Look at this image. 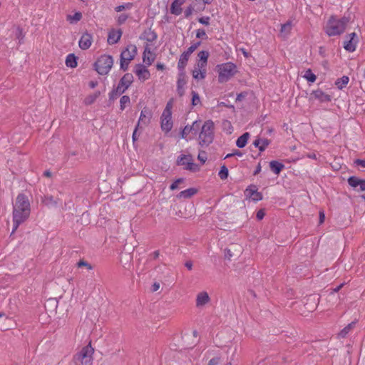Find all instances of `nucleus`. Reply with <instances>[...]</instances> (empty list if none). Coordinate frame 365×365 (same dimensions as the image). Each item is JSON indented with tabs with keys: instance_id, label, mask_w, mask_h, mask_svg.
Returning a JSON list of instances; mask_svg holds the SVG:
<instances>
[{
	"instance_id": "nucleus-1",
	"label": "nucleus",
	"mask_w": 365,
	"mask_h": 365,
	"mask_svg": "<svg viewBox=\"0 0 365 365\" xmlns=\"http://www.w3.org/2000/svg\"><path fill=\"white\" fill-rule=\"evenodd\" d=\"M215 125L212 120H206L201 127L199 133V144L202 147H208L214 140Z\"/></svg>"
},
{
	"instance_id": "nucleus-2",
	"label": "nucleus",
	"mask_w": 365,
	"mask_h": 365,
	"mask_svg": "<svg viewBox=\"0 0 365 365\" xmlns=\"http://www.w3.org/2000/svg\"><path fill=\"white\" fill-rule=\"evenodd\" d=\"M216 68L218 72V81L220 83L228 81L237 72L236 65L232 62L218 64Z\"/></svg>"
},
{
	"instance_id": "nucleus-3",
	"label": "nucleus",
	"mask_w": 365,
	"mask_h": 365,
	"mask_svg": "<svg viewBox=\"0 0 365 365\" xmlns=\"http://www.w3.org/2000/svg\"><path fill=\"white\" fill-rule=\"evenodd\" d=\"M93 351L91 342L83 346L73 357L76 365H92Z\"/></svg>"
},
{
	"instance_id": "nucleus-4",
	"label": "nucleus",
	"mask_w": 365,
	"mask_h": 365,
	"mask_svg": "<svg viewBox=\"0 0 365 365\" xmlns=\"http://www.w3.org/2000/svg\"><path fill=\"white\" fill-rule=\"evenodd\" d=\"M137 55V47L133 44L128 45L120 55V68L123 71L128 69L130 62L133 60Z\"/></svg>"
},
{
	"instance_id": "nucleus-5",
	"label": "nucleus",
	"mask_w": 365,
	"mask_h": 365,
	"mask_svg": "<svg viewBox=\"0 0 365 365\" xmlns=\"http://www.w3.org/2000/svg\"><path fill=\"white\" fill-rule=\"evenodd\" d=\"M113 65V58L110 55H102L94 63V68L100 75L108 73Z\"/></svg>"
},
{
	"instance_id": "nucleus-6",
	"label": "nucleus",
	"mask_w": 365,
	"mask_h": 365,
	"mask_svg": "<svg viewBox=\"0 0 365 365\" xmlns=\"http://www.w3.org/2000/svg\"><path fill=\"white\" fill-rule=\"evenodd\" d=\"M344 31V27L338 21V19L331 16L327 23L325 33L329 36L340 35Z\"/></svg>"
},
{
	"instance_id": "nucleus-7",
	"label": "nucleus",
	"mask_w": 365,
	"mask_h": 365,
	"mask_svg": "<svg viewBox=\"0 0 365 365\" xmlns=\"http://www.w3.org/2000/svg\"><path fill=\"white\" fill-rule=\"evenodd\" d=\"M176 164L178 165H185V169L192 172H197L200 170L197 164L192 162V157L191 155H180L178 157Z\"/></svg>"
},
{
	"instance_id": "nucleus-8",
	"label": "nucleus",
	"mask_w": 365,
	"mask_h": 365,
	"mask_svg": "<svg viewBox=\"0 0 365 365\" xmlns=\"http://www.w3.org/2000/svg\"><path fill=\"white\" fill-rule=\"evenodd\" d=\"M30 213L28 210H18L14 209L13 211V230L11 234H13L19 227V226L24 222L29 216Z\"/></svg>"
},
{
	"instance_id": "nucleus-9",
	"label": "nucleus",
	"mask_w": 365,
	"mask_h": 365,
	"mask_svg": "<svg viewBox=\"0 0 365 365\" xmlns=\"http://www.w3.org/2000/svg\"><path fill=\"white\" fill-rule=\"evenodd\" d=\"M133 81V76L130 73H127L120 79L115 88L123 93L130 87Z\"/></svg>"
},
{
	"instance_id": "nucleus-10",
	"label": "nucleus",
	"mask_w": 365,
	"mask_h": 365,
	"mask_svg": "<svg viewBox=\"0 0 365 365\" xmlns=\"http://www.w3.org/2000/svg\"><path fill=\"white\" fill-rule=\"evenodd\" d=\"M245 195L251 198L254 202H258L262 200L263 195L262 192H258L255 185H249L245 190Z\"/></svg>"
},
{
	"instance_id": "nucleus-11",
	"label": "nucleus",
	"mask_w": 365,
	"mask_h": 365,
	"mask_svg": "<svg viewBox=\"0 0 365 365\" xmlns=\"http://www.w3.org/2000/svg\"><path fill=\"white\" fill-rule=\"evenodd\" d=\"M14 209L18 210H26L30 213V203L28 197L24 194L21 193L18 195Z\"/></svg>"
},
{
	"instance_id": "nucleus-12",
	"label": "nucleus",
	"mask_w": 365,
	"mask_h": 365,
	"mask_svg": "<svg viewBox=\"0 0 365 365\" xmlns=\"http://www.w3.org/2000/svg\"><path fill=\"white\" fill-rule=\"evenodd\" d=\"M348 184L357 192L365 191V180L356 176H350L347 179Z\"/></svg>"
},
{
	"instance_id": "nucleus-13",
	"label": "nucleus",
	"mask_w": 365,
	"mask_h": 365,
	"mask_svg": "<svg viewBox=\"0 0 365 365\" xmlns=\"http://www.w3.org/2000/svg\"><path fill=\"white\" fill-rule=\"evenodd\" d=\"M134 72L140 81H145L150 76L148 69L141 63L136 64Z\"/></svg>"
},
{
	"instance_id": "nucleus-14",
	"label": "nucleus",
	"mask_w": 365,
	"mask_h": 365,
	"mask_svg": "<svg viewBox=\"0 0 365 365\" xmlns=\"http://www.w3.org/2000/svg\"><path fill=\"white\" fill-rule=\"evenodd\" d=\"M311 98L318 100L320 103H327L331 101V96L325 93L321 89H317L311 93Z\"/></svg>"
},
{
	"instance_id": "nucleus-15",
	"label": "nucleus",
	"mask_w": 365,
	"mask_h": 365,
	"mask_svg": "<svg viewBox=\"0 0 365 365\" xmlns=\"http://www.w3.org/2000/svg\"><path fill=\"white\" fill-rule=\"evenodd\" d=\"M160 118L162 130L166 133L170 131L173 128L172 113L167 115L163 113Z\"/></svg>"
},
{
	"instance_id": "nucleus-16",
	"label": "nucleus",
	"mask_w": 365,
	"mask_h": 365,
	"mask_svg": "<svg viewBox=\"0 0 365 365\" xmlns=\"http://www.w3.org/2000/svg\"><path fill=\"white\" fill-rule=\"evenodd\" d=\"M92 41H93L92 35L88 32H85L84 34H83V35L81 36V37L79 40V42H78L79 47L82 50H86L90 48V46L92 44Z\"/></svg>"
},
{
	"instance_id": "nucleus-17",
	"label": "nucleus",
	"mask_w": 365,
	"mask_h": 365,
	"mask_svg": "<svg viewBox=\"0 0 365 365\" xmlns=\"http://www.w3.org/2000/svg\"><path fill=\"white\" fill-rule=\"evenodd\" d=\"M152 115L153 113L151 110L148 108L144 107L140 112V118L137 123L138 124V126H140V123L145 125H148L150 122Z\"/></svg>"
},
{
	"instance_id": "nucleus-18",
	"label": "nucleus",
	"mask_w": 365,
	"mask_h": 365,
	"mask_svg": "<svg viewBox=\"0 0 365 365\" xmlns=\"http://www.w3.org/2000/svg\"><path fill=\"white\" fill-rule=\"evenodd\" d=\"M122 34H123V32H122L121 29H118V30H115L114 29H111L108 32V39H107L108 43L110 45L117 43L119 41V40L120 39Z\"/></svg>"
},
{
	"instance_id": "nucleus-19",
	"label": "nucleus",
	"mask_w": 365,
	"mask_h": 365,
	"mask_svg": "<svg viewBox=\"0 0 365 365\" xmlns=\"http://www.w3.org/2000/svg\"><path fill=\"white\" fill-rule=\"evenodd\" d=\"M357 38L356 33L353 32L347 36V40L344 42V48L349 52H353L356 49V41L354 38Z\"/></svg>"
},
{
	"instance_id": "nucleus-20",
	"label": "nucleus",
	"mask_w": 365,
	"mask_h": 365,
	"mask_svg": "<svg viewBox=\"0 0 365 365\" xmlns=\"http://www.w3.org/2000/svg\"><path fill=\"white\" fill-rule=\"evenodd\" d=\"M210 300V298L206 292H201L197 295L196 298V307H200L207 304Z\"/></svg>"
},
{
	"instance_id": "nucleus-21",
	"label": "nucleus",
	"mask_w": 365,
	"mask_h": 365,
	"mask_svg": "<svg viewBox=\"0 0 365 365\" xmlns=\"http://www.w3.org/2000/svg\"><path fill=\"white\" fill-rule=\"evenodd\" d=\"M185 2V0H174L170 6V13L178 16L182 13L181 6Z\"/></svg>"
},
{
	"instance_id": "nucleus-22",
	"label": "nucleus",
	"mask_w": 365,
	"mask_h": 365,
	"mask_svg": "<svg viewBox=\"0 0 365 365\" xmlns=\"http://www.w3.org/2000/svg\"><path fill=\"white\" fill-rule=\"evenodd\" d=\"M270 170L275 174L279 175L280 173L284 169V165L277 160H272L269 162Z\"/></svg>"
},
{
	"instance_id": "nucleus-23",
	"label": "nucleus",
	"mask_w": 365,
	"mask_h": 365,
	"mask_svg": "<svg viewBox=\"0 0 365 365\" xmlns=\"http://www.w3.org/2000/svg\"><path fill=\"white\" fill-rule=\"evenodd\" d=\"M270 140L267 138H257L254 142L253 145L255 147L258 148L260 152L265 150L267 147L270 144Z\"/></svg>"
},
{
	"instance_id": "nucleus-24",
	"label": "nucleus",
	"mask_w": 365,
	"mask_h": 365,
	"mask_svg": "<svg viewBox=\"0 0 365 365\" xmlns=\"http://www.w3.org/2000/svg\"><path fill=\"white\" fill-rule=\"evenodd\" d=\"M209 55L210 53L207 51H201L198 53L199 62L197 63V68H203L207 66Z\"/></svg>"
},
{
	"instance_id": "nucleus-25",
	"label": "nucleus",
	"mask_w": 365,
	"mask_h": 365,
	"mask_svg": "<svg viewBox=\"0 0 365 365\" xmlns=\"http://www.w3.org/2000/svg\"><path fill=\"white\" fill-rule=\"evenodd\" d=\"M41 202L45 205L49 207H56L58 205L57 199L55 198L53 196L49 195H45L43 197H41Z\"/></svg>"
},
{
	"instance_id": "nucleus-26",
	"label": "nucleus",
	"mask_w": 365,
	"mask_h": 365,
	"mask_svg": "<svg viewBox=\"0 0 365 365\" xmlns=\"http://www.w3.org/2000/svg\"><path fill=\"white\" fill-rule=\"evenodd\" d=\"M143 35V36H140V38L145 39L148 42H153L158 38L156 32L154 30H152L150 28L145 30Z\"/></svg>"
},
{
	"instance_id": "nucleus-27",
	"label": "nucleus",
	"mask_w": 365,
	"mask_h": 365,
	"mask_svg": "<svg viewBox=\"0 0 365 365\" xmlns=\"http://www.w3.org/2000/svg\"><path fill=\"white\" fill-rule=\"evenodd\" d=\"M189 57L185 53H182L179 58L178 63V68L179 71H181V76L183 75V72H185V68L187 66Z\"/></svg>"
},
{
	"instance_id": "nucleus-28",
	"label": "nucleus",
	"mask_w": 365,
	"mask_h": 365,
	"mask_svg": "<svg viewBox=\"0 0 365 365\" xmlns=\"http://www.w3.org/2000/svg\"><path fill=\"white\" fill-rule=\"evenodd\" d=\"M66 65L72 68L78 66V57L74 53H69L66 58Z\"/></svg>"
},
{
	"instance_id": "nucleus-29",
	"label": "nucleus",
	"mask_w": 365,
	"mask_h": 365,
	"mask_svg": "<svg viewBox=\"0 0 365 365\" xmlns=\"http://www.w3.org/2000/svg\"><path fill=\"white\" fill-rule=\"evenodd\" d=\"M197 192V190L195 187H190L181 191L178 195V198H190Z\"/></svg>"
},
{
	"instance_id": "nucleus-30",
	"label": "nucleus",
	"mask_w": 365,
	"mask_h": 365,
	"mask_svg": "<svg viewBox=\"0 0 365 365\" xmlns=\"http://www.w3.org/2000/svg\"><path fill=\"white\" fill-rule=\"evenodd\" d=\"M250 133L246 132V133H244L242 135H240L237 141H236V145L239 148H243L246 146L247 143V141H248V139L250 138Z\"/></svg>"
},
{
	"instance_id": "nucleus-31",
	"label": "nucleus",
	"mask_w": 365,
	"mask_h": 365,
	"mask_svg": "<svg viewBox=\"0 0 365 365\" xmlns=\"http://www.w3.org/2000/svg\"><path fill=\"white\" fill-rule=\"evenodd\" d=\"M349 81V78L346 76H343L341 78L336 79L335 85L339 89L341 90L348 84Z\"/></svg>"
},
{
	"instance_id": "nucleus-32",
	"label": "nucleus",
	"mask_w": 365,
	"mask_h": 365,
	"mask_svg": "<svg viewBox=\"0 0 365 365\" xmlns=\"http://www.w3.org/2000/svg\"><path fill=\"white\" fill-rule=\"evenodd\" d=\"M100 95L101 92L99 91H96L93 94L88 96L84 99V103L88 106L93 104Z\"/></svg>"
},
{
	"instance_id": "nucleus-33",
	"label": "nucleus",
	"mask_w": 365,
	"mask_h": 365,
	"mask_svg": "<svg viewBox=\"0 0 365 365\" xmlns=\"http://www.w3.org/2000/svg\"><path fill=\"white\" fill-rule=\"evenodd\" d=\"M82 17V13L77 11L73 15H67L66 20L68 21L71 24H73L81 21Z\"/></svg>"
},
{
	"instance_id": "nucleus-34",
	"label": "nucleus",
	"mask_w": 365,
	"mask_h": 365,
	"mask_svg": "<svg viewBox=\"0 0 365 365\" xmlns=\"http://www.w3.org/2000/svg\"><path fill=\"white\" fill-rule=\"evenodd\" d=\"M206 76V70L203 68H197L192 71V76L195 79H204Z\"/></svg>"
},
{
	"instance_id": "nucleus-35",
	"label": "nucleus",
	"mask_w": 365,
	"mask_h": 365,
	"mask_svg": "<svg viewBox=\"0 0 365 365\" xmlns=\"http://www.w3.org/2000/svg\"><path fill=\"white\" fill-rule=\"evenodd\" d=\"M309 83H314L316 79L317 76L314 73H312V70L310 68L307 69L305 71V73L303 76Z\"/></svg>"
},
{
	"instance_id": "nucleus-36",
	"label": "nucleus",
	"mask_w": 365,
	"mask_h": 365,
	"mask_svg": "<svg viewBox=\"0 0 365 365\" xmlns=\"http://www.w3.org/2000/svg\"><path fill=\"white\" fill-rule=\"evenodd\" d=\"M201 127H202L201 120H195L192 123V125H190V131L192 134L196 135L198 133V131Z\"/></svg>"
},
{
	"instance_id": "nucleus-37",
	"label": "nucleus",
	"mask_w": 365,
	"mask_h": 365,
	"mask_svg": "<svg viewBox=\"0 0 365 365\" xmlns=\"http://www.w3.org/2000/svg\"><path fill=\"white\" fill-rule=\"evenodd\" d=\"M146 53H150V50L148 47V45H146L144 49L143 55V62L145 63L147 66H150L152 64L153 61V58H150L149 57H146Z\"/></svg>"
},
{
	"instance_id": "nucleus-38",
	"label": "nucleus",
	"mask_w": 365,
	"mask_h": 365,
	"mask_svg": "<svg viewBox=\"0 0 365 365\" xmlns=\"http://www.w3.org/2000/svg\"><path fill=\"white\" fill-rule=\"evenodd\" d=\"M229 170L226 165L221 166L218 175L221 180H226L228 178Z\"/></svg>"
},
{
	"instance_id": "nucleus-39",
	"label": "nucleus",
	"mask_w": 365,
	"mask_h": 365,
	"mask_svg": "<svg viewBox=\"0 0 365 365\" xmlns=\"http://www.w3.org/2000/svg\"><path fill=\"white\" fill-rule=\"evenodd\" d=\"M130 102V99L128 96H123L120 99V109L123 110L125 108V105L129 104Z\"/></svg>"
},
{
	"instance_id": "nucleus-40",
	"label": "nucleus",
	"mask_w": 365,
	"mask_h": 365,
	"mask_svg": "<svg viewBox=\"0 0 365 365\" xmlns=\"http://www.w3.org/2000/svg\"><path fill=\"white\" fill-rule=\"evenodd\" d=\"M355 322H351L345 327L339 333L341 337L344 338L349 331L354 327Z\"/></svg>"
},
{
	"instance_id": "nucleus-41",
	"label": "nucleus",
	"mask_w": 365,
	"mask_h": 365,
	"mask_svg": "<svg viewBox=\"0 0 365 365\" xmlns=\"http://www.w3.org/2000/svg\"><path fill=\"white\" fill-rule=\"evenodd\" d=\"M185 72H183V75L181 76V71H179L178 78L177 81V86L184 87L187 83L185 80Z\"/></svg>"
},
{
	"instance_id": "nucleus-42",
	"label": "nucleus",
	"mask_w": 365,
	"mask_h": 365,
	"mask_svg": "<svg viewBox=\"0 0 365 365\" xmlns=\"http://www.w3.org/2000/svg\"><path fill=\"white\" fill-rule=\"evenodd\" d=\"M123 94V93L120 92L118 89L113 88L110 93H109V101L110 102L113 101L115 99L118 98V96Z\"/></svg>"
},
{
	"instance_id": "nucleus-43",
	"label": "nucleus",
	"mask_w": 365,
	"mask_h": 365,
	"mask_svg": "<svg viewBox=\"0 0 365 365\" xmlns=\"http://www.w3.org/2000/svg\"><path fill=\"white\" fill-rule=\"evenodd\" d=\"M191 94H192V105L193 106H195L200 102V96H199L198 93L195 91H192Z\"/></svg>"
},
{
	"instance_id": "nucleus-44",
	"label": "nucleus",
	"mask_w": 365,
	"mask_h": 365,
	"mask_svg": "<svg viewBox=\"0 0 365 365\" xmlns=\"http://www.w3.org/2000/svg\"><path fill=\"white\" fill-rule=\"evenodd\" d=\"M292 29V23L290 21H287V23L282 24L281 26V33L288 34L290 32Z\"/></svg>"
},
{
	"instance_id": "nucleus-45",
	"label": "nucleus",
	"mask_w": 365,
	"mask_h": 365,
	"mask_svg": "<svg viewBox=\"0 0 365 365\" xmlns=\"http://www.w3.org/2000/svg\"><path fill=\"white\" fill-rule=\"evenodd\" d=\"M76 265H77V267L78 268L85 267H86L89 270H91L93 269V266L90 263H88V262L85 261L84 259L79 260L77 262Z\"/></svg>"
},
{
	"instance_id": "nucleus-46",
	"label": "nucleus",
	"mask_w": 365,
	"mask_h": 365,
	"mask_svg": "<svg viewBox=\"0 0 365 365\" xmlns=\"http://www.w3.org/2000/svg\"><path fill=\"white\" fill-rule=\"evenodd\" d=\"M133 6L132 3H127L125 4L119 5L115 8V11L120 12L125 9H130Z\"/></svg>"
},
{
	"instance_id": "nucleus-47",
	"label": "nucleus",
	"mask_w": 365,
	"mask_h": 365,
	"mask_svg": "<svg viewBox=\"0 0 365 365\" xmlns=\"http://www.w3.org/2000/svg\"><path fill=\"white\" fill-rule=\"evenodd\" d=\"M197 159L202 163L204 164L207 158V153L204 150H200L199 153H198V155H197Z\"/></svg>"
},
{
	"instance_id": "nucleus-48",
	"label": "nucleus",
	"mask_w": 365,
	"mask_h": 365,
	"mask_svg": "<svg viewBox=\"0 0 365 365\" xmlns=\"http://www.w3.org/2000/svg\"><path fill=\"white\" fill-rule=\"evenodd\" d=\"M184 182V178H178L175 181H174L170 186V189L171 190H174L175 189L178 188V185L181 182Z\"/></svg>"
},
{
	"instance_id": "nucleus-49",
	"label": "nucleus",
	"mask_w": 365,
	"mask_h": 365,
	"mask_svg": "<svg viewBox=\"0 0 365 365\" xmlns=\"http://www.w3.org/2000/svg\"><path fill=\"white\" fill-rule=\"evenodd\" d=\"M191 133L190 125H186L180 132V137L182 138H185L187 135Z\"/></svg>"
},
{
	"instance_id": "nucleus-50",
	"label": "nucleus",
	"mask_w": 365,
	"mask_h": 365,
	"mask_svg": "<svg viewBox=\"0 0 365 365\" xmlns=\"http://www.w3.org/2000/svg\"><path fill=\"white\" fill-rule=\"evenodd\" d=\"M196 37L198 38H207V36L204 29H197L196 31Z\"/></svg>"
},
{
	"instance_id": "nucleus-51",
	"label": "nucleus",
	"mask_w": 365,
	"mask_h": 365,
	"mask_svg": "<svg viewBox=\"0 0 365 365\" xmlns=\"http://www.w3.org/2000/svg\"><path fill=\"white\" fill-rule=\"evenodd\" d=\"M172 108H173V103H172V100H170L167 103L166 106L163 113H166L167 115L172 113Z\"/></svg>"
},
{
	"instance_id": "nucleus-52",
	"label": "nucleus",
	"mask_w": 365,
	"mask_h": 365,
	"mask_svg": "<svg viewBox=\"0 0 365 365\" xmlns=\"http://www.w3.org/2000/svg\"><path fill=\"white\" fill-rule=\"evenodd\" d=\"M210 18L209 16H202L198 19V22L203 25L207 26L210 24Z\"/></svg>"
},
{
	"instance_id": "nucleus-53",
	"label": "nucleus",
	"mask_w": 365,
	"mask_h": 365,
	"mask_svg": "<svg viewBox=\"0 0 365 365\" xmlns=\"http://www.w3.org/2000/svg\"><path fill=\"white\" fill-rule=\"evenodd\" d=\"M128 16L125 14H120L118 18V24H123L125 22V21L128 19Z\"/></svg>"
},
{
	"instance_id": "nucleus-54",
	"label": "nucleus",
	"mask_w": 365,
	"mask_h": 365,
	"mask_svg": "<svg viewBox=\"0 0 365 365\" xmlns=\"http://www.w3.org/2000/svg\"><path fill=\"white\" fill-rule=\"evenodd\" d=\"M193 10H194V8L192 7V5H190L189 6H187L184 12L185 17L188 18L189 16H190L193 12Z\"/></svg>"
},
{
	"instance_id": "nucleus-55",
	"label": "nucleus",
	"mask_w": 365,
	"mask_h": 365,
	"mask_svg": "<svg viewBox=\"0 0 365 365\" xmlns=\"http://www.w3.org/2000/svg\"><path fill=\"white\" fill-rule=\"evenodd\" d=\"M265 215L264 209H260L257 212L256 217L258 220H262Z\"/></svg>"
},
{
	"instance_id": "nucleus-56",
	"label": "nucleus",
	"mask_w": 365,
	"mask_h": 365,
	"mask_svg": "<svg viewBox=\"0 0 365 365\" xmlns=\"http://www.w3.org/2000/svg\"><path fill=\"white\" fill-rule=\"evenodd\" d=\"M338 21L339 22V24H341L342 25V27H344V29H345L346 24L349 21V19L348 17L344 16V17L338 19Z\"/></svg>"
},
{
	"instance_id": "nucleus-57",
	"label": "nucleus",
	"mask_w": 365,
	"mask_h": 365,
	"mask_svg": "<svg viewBox=\"0 0 365 365\" xmlns=\"http://www.w3.org/2000/svg\"><path fill=\"white\" fill-rule=\"evenodd\" d=\"M139 129V126H138V124L136 125L135 129H134V131L133 133V135H132V139H133V142L135 143V141H137L138 140V130Z\"/></svg>"
},
{
	"instance_id": "nucleus-58",
	"label": "nucleus",
	"mask_w": 365,
	"mask_h": 365,
	"mask_svg": "<svg viewBox=\"0 0 365 365\" xmlns=\"http://www.w3.org/2000/svg\"><path fill=\"white\" fill-rule=\"evenodd\" d=\"M220 357H214L209 361L208 365H217L220 363Z\"/></svg>"
},
{
	"instance_id": "nucleus-59",
	"label": "nucleus",
	"mask_w": 365,
	"mask_h": 365,
	"mask_svg": "<svg viewBox=\"0 0 365 365\" xmlns=\"http://www.w3.org/2000/svg\"><path fill=\"white\" fill-rule=\"evenodd\" d=\"M232 253L230 249L225 250V259L230 260L232 257Z\"/></svg>"
},
{
	"instance_id": "nucleus-60",
	"label": "nucleus",
	"mask_w": 365,
	"mask_h": 365,
	"mask_svg": "<svg viewBox=\"0 0 365 365\" xmlns=\"http://www.w3.org/2000/svg\"><path fill=\"white\" fill-rule=\"evenodd\" d=\"M354 164L356 165H360L362 168H365V159H356L354 160Z\"/></svg>"
},
{
	"instance_id": "nucleus-61",
	"label": "nucleus",
	"mask_w": 365,
	"mask_h": 365,
	"mask_svg": "<svg viewBox=\"0 0 365 365\" xmlns=\"http://www.w3.org/2000/svg\"><path fill=\"white\" fill-rule=\"evenodd\" d=\"M196 49L194 48L192 45H191L187 51H184L183 53L190 56Z\"/></svg>"
},
{
	"instance_id": "nucleus-62",
	"label": "nucleus",
	"mask_w": 365,
	"mask_h": 365,
	"mask_svg": "<svg viewBox=\"0 0 365 365\" xmlns=\"http://www.w3.org/2000/svg\"><path fill=\"white\" fill-rule=\"evenodd\" d=\"M177 93L180 97H182L185 94L184 87L177 86Z\"/></svg>"
},
{
	"instance_id": "nucleus-63",
	"label": "nucleus",
	"mask_w": 365,
	"mask_h": 365,
	"mask_svg": "<svg viewBox=\"0 0 365 365\" xmlns=\"http://www.w3.org/2000/svg\"><path fill=\"white\" fill-rule=\"evenodd\" d=\"M261 169H262L261 165H260V163H258V165H257V167L253 173V175H258L261 172Z\"/></svg>"
},
{
	"instance_id": "nucleus-64",
	"label": "nucleus",
	"mask_w": 365,
	"mask_h": 365,
	"mask_svg": "<svg viewBox=\"0 0 365 365\" xmlns=\"http://www.w3.org/2000/svg\"><path fill=\"white\" fill-rule=\"evenodd\" d=\"M160 288V284L158 283V282H155L153 285H152V288H151V290L152 292H156Z\"/></svg>"
}]
</instances>
